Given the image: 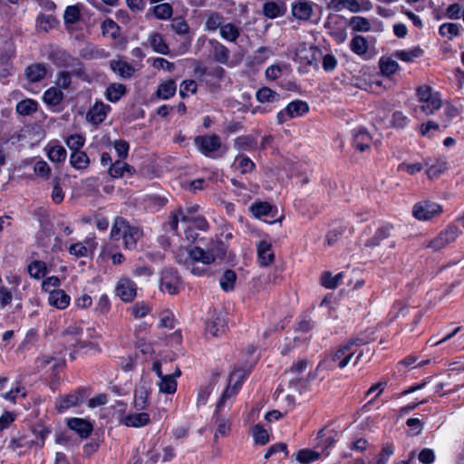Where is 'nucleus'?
<instances>
[{"label":"nucleus","mask_w":464,"mask_h":464,"mask_svg":"<svg viewBox=\"0 0 464 464\" xmlns=\"http://www.w3.org/2000/svg\"><path fill=\"white\" fill-rule=\"evenodd\" d=\"M233 146L238 151L254 150L256 147V140L250 135L239 136L234 140Z\"/></svg>","instance_id":"obj_35"},{"label":"nucleus","mask_w":464,"mask_h":464,"mask_svg":"<svg viewBox=\"0 0 464 464\" xmlns=\"http://www.w3.org/2000/svg\"><path fill=\"white\" fill-rule=\"evenodd\" d=\"M160 392L163 393L172 394L177 390V382L175 380V375L166 374L160 378V382L159 383Z\"/></svg>","instance_id":"obj_50"},{"label":"nucleus","mask_w":464,"mask_h":464,"mask_svg":"<svg viewBox=\"0 0 464 464\" xmlns=\"http://www.w3.org/2000/svg\"><path fill=\"white\" fill-rule=\"evenodd\" d=\"M198 84L194 80H185L180 83L179 95L181 98H186L189 94L196 93Z\"/></svg>","instance_id":"obj_63"},{"label":"nucleus","mask_w":464,"mask_h":464,"mask_svg":"<svg viewBox=\"0 0 464 464\" xmlns=\"http://www.w3.org/2000/svg\"><path fill=\"white\" fill-rule=\"evenodd\" d=\"M461 29L463 28L459 24L444 23L439 28V34L442 37L452 40L460 34Z\"/></svg>","instance_id":"obj_39"},{"label":"nucleus","mask_w":464,"mask_h":464,"mask_svg":"<svg viewBox=\"0 0 464 464\" xmlns=\"http://www.w3.org/2000/svg\"><path fill=\"white\" fill-rule=\"evenodd\" d=\"M246 377V373L240 369L234 370L230 373L228 379V386L223 392L222 396L217 404V411H221V409L225 406L227 399H230L237 393Z\"/></svg>","instance_id":"obj_5"},{"label":"nucleus","mask_w":464,"mask_h":464,"mask_svg":"<svg viewBox=\"0 0 464 464\" xmlns=\"http://www.w3.org/2000/svg\"><path fill=\"white\" fill-rule=\"evenodd\" d=\"M206 331L208 334L219 336L225 332L224 320L219 316L214 317L207 323Z\"/></svg>","instance_id":"obj_47"},{"label":"nucleus","mask_w":464,"mask_h":464,"mask_svg":"<svg viewBox=\"0 0 464 464\" xmlns=\"http://www.w3.org/2000/svg\"><path fill=\"white\" fill-rule=\"evenodd\" d=\"M319 457H320L319 453H317L314 450H308V449H304V450H300L297 452L296 460L300 463H311V462H314L316 459H318Z\"/></svg>","instance_id":"obj_59"},{"label":"nucleus","mask_w":464,"mask_h":464,"mask_svg":"<svg viewBox=\"0 0 464 464\" xmlns=\"http://www.w3.org/2000/svg\"><path fill=\"white\" fill-rule=\"evenodd\" d=\"M38 106L35 100L26 98L17 102L15 111L21 116H29L37 111Z\"/></svg>","instance_id":"obj_31"},{"label":"nucleus","mask_w":464,"mask_h":464,"mask_svg":"<svg viewBox=\"0 0 464 464\" xmlns=\"http://www.w3.org/2000/svg\"><path fill=\"white\" fill-rule=\"evenodd\" d=\"M234 165L242 174L250 173L255 169V163L245 154H238L235 158Z\"/></svg>","instance_id":"obj_42"},{"label":"nucleus","mask_w":464,"mask_h":464,"mask_svg":"<svg viewBox=\"0 0 464 464\" xmlns=\"http://www.w3.org/2000/svg\"><path fill=\"white\" fill-rule=\"evenodd\" d=\"M420 110L422 112H424L426 115H430L434 113L437 110H439L441 107V99L440 97V94L428 99L427 101H423L420 102Z\"/></svg>","instance_id":"obj_49"},{"label":"nucleus","mask_w":464,"mask_h":464,"mask_svg":"<svg viewBox=\"0 0 464 464\" xmlns=\"http://www.w3.org/2000/svg\"><path fill=\"white\" fill-rule=\"evenodd\" d=\"M210 58L221 64H227L229 61V49L216 39L208 40Z\"/></svg>","instance_id":"obj_13"},{"label":"nucleus","mask_w":464,"mask_h":464,"mask_svg":"<svg viewBox=\"0 0 464 464\" xmlns=\"http://www.w3.org/2000/svg\"><path fill=\"white\" fill-rule=\"evenodd\" d=\"M220 411H218L217 410L215 411L214 412V415H213V420H215V422L217 424V430H216V433H215V437L217 438L218 436H222V437H225L227 436L229 431H230V424H229V421L225 419V418H220L218 416V412Z\"/></svg>","instance_id":"obj_52"},{"label":"nucleus","mask_w":464,"mask_h":464,"mask_svg":"<svg viewBox=\"0 0 464 464\" xmlns=\"http://www.w3.org/2000/svg\"><path fill=\"white\" fill-rule=\"evenodd\" d=\"M142 230L136 226H131L125 218L118 217L111 229V238L119 241L122 239L123 247L126 250L137 248L138 241L142 237Z\"/></svg>","instance_id":"obj_2"},{"label":"nucleus","mask_w":464,"mask_h":464,"mask_svg":"<svg viewBox=\"0 0 464 464\" xmlns=\"http://www.w3.org/2000/svg\"><path fill=\"white\" fill-rule=\"evenodd\" d=\"M149 393L145 389H139L134 393V406L136 410L142 411L147 408Z\"/></svg>","instance_id":"obj_60"},{"label":"nucleus","mask_w":464,"mask_h":464,"mask_svg":"<svg viewBox=\"0 0 464 464\" xmlns=\"http://www.w3.org/2000/svg\"><path fill=\"white\" fill-rule=\"evenodd\" d=\"M219 34L224 40L235 43L239 37L240 31L236 24L227 23L220 27Z\"/></svg>","instance_id":"obj_37"},{"label":"nucleus","mask_w":464,"mask_h":464,"mask_svg":"<svg viewBox=\"0 0 464 464\" xmlns=\"http://www.w3.org/2000/svg\"><path fill=\"white\" fill-rule=\"evenodd\" d=\"M126 92L127 89L124 84L113 82L107 87L105 97L111 102H117Z\"/></svg>","instance_id":"obj_32"},{"label":"nucleus","mask_w":464,"mask_h":464,"mask_svg":"<svg viewBox=\"0 0 464 464\" xmlns=\"http://www.w3.org/2000/svg\"><path fill=\"white\" fill-rule=\"evenodd\" d=\"M111 111V106L102 102H96L88 111L86 119L92 125L101 124L107 117Z\"/></svg>","instance_id":"obj_15"},{"label":"nucleus","mask_w":464,"mask_h":464,"mask_svg":"<svg viewBox=\"0 0 464 464\" xmlns=\"http://www.w3.org/2000/svg\"><path fill=\"white\" fill-rule=\"evenodd\" d=\"M394 453L392 443H386L382 446L381 452L376 457L375 464H387L390 457Z\"/></svg>","instance_id":"obj_62"},{"label":"nucleus","mask_w":464,"mask_h":464,"mask_svg":"<svg viewBox=\"0 0 464 464\" xmlns=\"http://www.w3.org/2000/svg\"><path fill=\"white\" fill-rule=\"evenodd\" d=\"M286 7L283 3L280 4L274 1H269L266 2L263 5L264 15L270 19H275L284 15Z\"/></svg>","instance_id":"obj_29"},{"label":"nucleus","mask_w":464,"mask_h":464,"mask_svg":"<svg viewBox=\"0 0 464 464\" xmlns=\"http://www.w3.org/2000/svg\"><path fill=\"white\" fill-rule=\"evenodd\" d=\"M70 301L71 297L62 289L53 290L48 297L49 304L61 310L66 308Z\"/></svg>","instance_id":"obj_26"},{"label":"nucleus","mask_w":464,"mask_h":464,"mask_svg":"<svg viewBox=\"0 0 464 464\" xmlns=\"http://www.w3.org/2000/svg\"><path fill=\"white\" fill-rule=\"evenodd\" d=\"M256 100L261 102H279L280 95L269 87H262L256 92Z\"/></svg>","instance_id":"obj_44"},{"label":"nucleus","mask_w":464,"mask_h":464,"mask_svg":"<svg viewBox=\"0 0 464 464\" xmlns=\"http://www.w3.org/2000/svg\"><path fill=\"white\" fill-rule=\"evenodd\" d=\"M150 422V415L146 412L133 413L126 415L122 423L127 427L140 428Z\"/></svg>","instance_id":"obj_27"},{"label":"nucleus","mask_w":464,"mask_h":464,"mask_svg":"<svg viewBox=\"0 0 464 464\" xmlns=\"http://www.w3.org/2000/svg\"><path fill=\"white\" fill-rule=\"evenodd\" d=\"M349 46L353 53L360 56L366 54L369 49L368 42L362 35H355L351 40Z\"/></svg>","instance_id":"obj_38"},{"label":"nucleus","mask_w":464,"mask_h":464,"mask_svg":"<svg viewBox=\"0 0 464 464\" xmlns=\"http://www.w3.org/2000/svg\"><path fill=\"white\" fill-rule=\"evenodd\" d=\"M343 278V273L333 276L330 272H324L321 276V284L327 289H335Z\"/></svg>","instance_id":"obj_53"},{"label":"nucleus","mask_w":464,"mask_h":464,"mask_svg":"<svg viewBox=\"0 0 464 464\" xmlns=\"http://www.w3.org/2000/svg\"><path fill=\"white\" fill-rule=\"evenodd\" d=\"M175 259L179 264L185 266L191 274L201 276H205L207 269L199 266H193L191 258V247L179 248L175 252Z\"/></svg>","instance_id":"obj_11"},{"label":"nucleus","mask_w":464,"mask_h":464,"mask_svg":"<svg viewBox=\"0 0 464 464\" xmlns=\"http://www.w3.org/2000/svg\"><path fill=\"white\" fill-rule=\"evenodd\" d=\"M188 222L190 221V218L188 214L183 210L182 208H179L178 210L171 213L170 220L168 223L169 229L170 231L176 232L178 229L179 222Z\"/></svg>","instance_id":"obj_46"},{"label":"nucleus","mask_w":464,"mask_h":464,"mask_svg":"<svg viewBox=\"0 0 464 464\" xmlns=\"http://www.w3.org/2000/svg\"><path fill=\"white\" fill-rule=\"evenodd\" d=\"M423 50L420 46H415L409 50H397L393 55L395 58L405 62L411 63L416 58L421 57L423 54Z\"/></svg>","instance_id":"obj_34"},{"label":"nucleus","mask_w":464,"mask_h":464,"mask_svg":"<svg viewBox=\"0 0 464 464\" xmlns=\"http://www.w3.org/2000/svg\"><path fill=\"white\" fill-rule=\"evenodd\" d=\"M108 172L112 179H121L123 178L125 174L133 176L136 170L134 167L123 161V160H118L111 164Z\"/></svg>","instance_id":"obj_19"},{"label":"nucleus","mask_w":464,"mask_h":464,"mask_svg":"<svg viewBox=\"0 0 464 464\" xmlns=\"http://www.w3.org/2000/svg\"><path fill=\"white\" fill-rule=\"evenodd\" d=\"M287 111H289L291 117L297 118L304 115L309 111V106L306 102L301 100H295L289 102L287 105Z\"/></svg>","instance_id":"obj_43"},{"label":"nucleus","mask_w":464,"mask_h":464,"mask_svg":"<svg viewBox=\"0 0 464 464\" xmlns=\"http://www.w3.org/2000/svg\"><path fill=\"white\" fill-rule=\"evenodd\" d=\"M70 164L75 169H85L90 164V159L82 150L72 151L70 156Z\"/></svg>","instance_id":"obj_36"},{"label":"nucleus","mask_w":464,"mask_h":464,"mask_svg":"<svg viewBox=\"0 0 464 464\" xmlns=\"http://www.w3.org/2000/svg\"><path fill=\"white\" fill-rule=\"evenodd\" d=\"M181 280L176 269L165 267L160 272V288L163 293L176 295L179 291Z\"/></svg>","instance_id":"obj_6"},{"label":"nucleus","mask_w":464,"mask_h":464,"mask_svg":"<svg viewBox=\"0 0 464 464\" xmlns=\"http://www.w3.org/2000/svg\"><path fill=\"white\" fill-rule=\"evenodd\" d=\"M47 73L44 63H33L24 70V77L29 82H39L44 79Z\"/></svg>","instance_id":"obj_21"},{"label":"nucleus","mask_w":464,"mask_h":464,"mask_svg":"<svg viewBox=\"0 0 464 464\" xmlns=\"http://www.w3.org/2000/svg\"><path fill=\"white\" fill-rule=\"evenodd\" d=\"M257 259L258 263L261 266H267L275 259L274 251L272 249V245L266 241L262 240L258 242L257 246Z\"/></svg>","instance_id":"obj_18"},{"label":"nucleus","mask_w":464,"mask_h":464,"mask_svg":"<svg viewBox=\"0 0 464 464\" xmlns=\"http://www.w3.org/2000/svg\"><path fill=\"white\" fill-rule=\"evenodd\" d=\"M48 159L53 162H63L65 160L66 150L57 143L49 142L45 147Z\"/></svg>","instance_id":"obj_28"},{"label":"nucleus","mask_w":464,"mask_h":464,"mask_svg":"<svg viewBox=\"0 0 464 464\" xmlns=\"http://www.w3.org/2000/svg\"><path fill=\"white\" fill-rule=\"evenodd\" d=\"M65 67L70 69V74L72 73L78 77H82L85 74L84 65L78 58L71 56L70 61L65 63Z\"/></svg>","instance_id":"obj_57"},{"label":"nucleus","mask_w":464,"mask_h":464,"mask_svg":"<svg viewBox=\"0 0 464 464\" xmlns=\"http://www.w3.org/2000/svg\"><path fill=\"white\" fill-rule=\"evenodd\" d=\"M110 68L122 79H130L135 72L134 67L122 60H111L110 62Z\"/></svg>","instance_id":"obj_22"},{"label":"nucleus","mask_w":464,"mask_h":464,"mask_svg":"<svg viewBox=\"0 0 464 464\" xmlns=\"http://www.w3.org/2000/svg\"><path fill=\"white\" fill-rule=\"evenodd\" d=\"M36 31L38 33H48L50 30L55 28L59 24L58 19L50 14H40L37 15Z\"/></svg>","instance_id":"obj_23"},{"label":"nucleus","mask_w":464,"mask_h":464,"mask_svg":"<svg viewBox=\"0 0 464 464\" xmlns=\"http://www.w3.org/2000/svg\"><path fill=\"white\" fill-rule=\"evenodd\" d=\"M152 13L160 20H169L173 14L172 5L169 3H162L152 8Z\"/></svg>","instance_id":"obj_51"},{"label":"nucleus","mask_w":464,"mask_h":464,"mask_svg":"<svg viewBox=\"0 0 464 464\" xmlns=\"http://www.w3.org/2000/svg\"><path fill=\"white\" fill-rule=\"evenodd\" d=\"M372 140L370 132L364 127L355 128L352 130V145L361 152L370 149Z\"/></svg>","instance_id":"obj_12"},{"label":"nucleus","mask_w":464,"mask_h":464,"mask_svg":"<svg viewBox=\"0 0 464 464\" xmlns=\"http://www.w3.org/2000/svg\"><path fill=\"white\" fill-rule=\"evenodd\" d=\"M460 234L461 231L459 229L458 226L456 224H450L435 238L430 240L427 246L435 251H439L449 244L454 242Z\"/></svg>","instance_id":"obj_8"},{"label":"nucleus","mask_w":464,"mask_h":464,"mask_svg":"<svg viewBox=\"0 0 464 464\" xmlns=\"http://www.w3.org/2000/svg\"><path fill=\"white\" fill-rule=\"evenodd\" d=\"M148 42L155 53L164 55L169 53V45L160 34L156 32L151 33L148 37Z\"/></svg>","instance_id":"obj_25"},{"label":"nucleus","mask_w":464,"mask_h":464,"mask_svg":"<svg viewBox=\"0 0 464 464\" xmlns=\"http://www.w3.org/2000/svg\"><path fill=\"white\" fill-rule=\"evenodd\" d=\"M227 253L226 244L218 238L210 239L206 243L205 246H191V258L193 266H199L207 269L205 275H208L209 265L218 261H222Z\"/></svg>","instance_id":"obj_1"},{"label":"nucleus","mask_w":464,"mask_h":464,"mask_svg":"<svg viewBox=\"0 0 464 464\" xmlns=\"http://www.w3.org/2000/svg\"><path fill=\"white\" fill-rule=\"evenodd\" d=\"M315 4L310 0H295L291 4L292 15L300 22H308L314 14Z\"/></svg>","instance_id":"obj_9"},{"label":"nucleus","mask_w":464,"mask_h":464,"mask_svg":"<svg viewBox=\"0 0 464 464\" xmlns=\"http://www.w3.org/2000/svg\"><path fill=\"white\" fill-rule=\"evenodd\" d=\"M392 230L393 226L392 224L385 223L376 229L374 235L366 240L364 244L365 247L374 248L379 246L384 239H387L392 236Z\"/></svg>","instance_id":"obj_17"},{"label":"nucleus","mask_w":464,"mask_h":464,"mask_svg":"<svg viewBox=\"0 0 464 464\" xmlns=\"http://www.w3.org/2000/svg\"><path fill=\"white\" fill-rule=\"evenodd\" d=\"M94 245V241L87 239L84 242L72 244L68 251L72 256L76 257H87L89 253L92 251Z\"/></svg>","instance_id":"obj_24"},{"label":"nucleus","mask_w":464,"mask_h":464,"mask_svg":"<svg viewBox=\"0 0 464 464\" xmlns=\"http://www.w3.org/2000/svg\"><path fill=\"white\" fill-rule=\"evenodd\" d=\"M81 18L80 9L76 5H69L63 14L64 24H73Z\"/></svg>","instance_id":"obj_58"},{"label":"nucleus","mask_w":464,"mask_h":464,"mask_svg":"<svg viewBox=\"0 0 464 464\" xmlns=\"http://www.w3.org/2000/svg\"><path fill=\"white\" fill-rule=\"evenodd\" d=\"M27 271L31 277L41 279L47 274V266L44 261L34 260L27 266Z\"/></svg>","instance_id":"obj_40"},{"label":"nucleus","mask_w":464,"mask_h":464,"mask_svg":"<svg viewBox=\"0 0 464 464\" xmlns=\"http://www.w3.org/2000/svg\"><path fill=\"white\" fill-rule=\"evenodd\" d=\"M442 212V207L430 200L417 202L412 208L413 217L421 221H428L439 216Z\"/></svg>","instance_id":"obj_7"},{"label":"nucleus","mask_w":464,"mask_h":464,"mask_svg":"<svg viewBox=\"0 0 464 464\" xmlns=\"http://www.w3.org/2000/svg\"><path fill=\"white\" fill-rule=\"evenodd\" d=\"M115 293L121 301L131 302L137 295V285L128 277H121L116 284Z\"/></svg>","instance_id":"obj_10"},{"label":"nucleus","mask_w":464,"mask_h":464,"mask_svg":"<svg viewBox=\"0 0 464 464\" xmlns=\"http://www.w3.org/2000/svg\"><path fill=\"white\" fill-rule=\"evenodd\" d=\"M63 98V92L56 88V87H51L47 89L43 96L44 102L51 106H57L61 103Z\"/></svg>","instance_id":"obj_41"},{"label":"nucleus","mask_w":464,"mask_h":464,"mask_svg":"<svg viewBox=\"0 0 464 464\" xmlns=\"http://www.w3.org/2000/svg\"><path fill=\"white\" fill-rule=\"evenodd\" d=\"M379 67L383 76L391 77L400 69L399 63L391 57L382 56L379 60Z\"/></svg>","instance_id":"obj_33"},{"label":"nucleus","mask_w":464,"mask_h":464,"mask_svg":"<svg viewBox=\"0 0 464 464\" xmlns=\"http://www.w3.org/2000/svg\"><path fill=\"white\" fill-rule=\"evenodd\" d=\"M89 396L87 389L79 387L64 396H59L55 401V409L59 413H63L72 407L82 404Z\"/></svg>","instance_id":"obj_4"},{"label":"nucleus","mask_w":464,"mask_h":464,"mask_svg":"<svg viewBox=\"0 0 464 464\" xmlns=\"http://www.w3.org/2000/svg\"><path fill=\"white\" fill-rule=\"evenodd\" d=\"M84 137L80 134L70 135L66 140V145L72 151H80V149L84 145Z\"/></svg>","instance_id":"obj_64"},{"label":"nucleus","mask_w":464,"mask_h":464,"mask_svg":"<svg viewBox=\"0 0 464 464\" xmlns=\"http://www.w3.org/2000/svg\"><path fill=\"white\" fill-rule=\"evenodd\" d=\"M223 25V16L218 13L210 14L205 23V29L208 31L220 30Z\"/></svg>","instance_id":"obj_56"},{"label":"nucleus","mask_w":464,"mask_h":464,"mask_svg":"<svg viewBox=\"0 0 464 464\" xmlns=\"http://www.w3.org/2000/svg\"><path fill=\"white\" fill-rule=\"evenodd\" d=\"M68 427L75 431L81 438H87L92 433L93 427L86 420L81 418H72L68 420Z\"/></svg>","instance_id":"obj_20"},{"label":"nucleus","mask_w":464,"mask_h":464,"mask_svg":"<svg viewBox=\"0 0 464 464\" xmlns=\"http://www.w3.org/2000/svg\"><path fill=\"white\" fill-rule=\"evenodd\" d=\"M176 91V82L173 79H169L158 86L156 96L161 100H169L175 95Z\"/></svg>","instance_id":"obj_30"},{"label":"nucleus","mask_w":464,"mask_h":464,"mask_svg":"<svg viewBox=\"0 0 464 464\" xmlns=\"http://www.w3.org/2000/svg\"><path fill=\"white\" fill-rule=\"evenodd\" d=\"M34 174L44 179H48L51 175V169L44 160H37L34 165Z\"/></svg>","instance_id":"obj_61"},{"label":"nucleus","mask_w":464,"mask_h":464,"mask_svg":"<svg viewBox=\"0 0 464 464\" xmlns=\"http://www.w3.org/2000/svg\"><path fill=\"white\" fill-rule=\"evenodd\" d=\"M101 28L104 36H110L113 40L120 36V26L111 18L105 19Z\"/></svg>","instance_id":"obj_45"},{"label":"nucleus","mask_w":464,"mask_h":464,"mask_svg":"<svg viewBox=\"0 0 464 464\" xmlns=\"http://www.w3.org/2000/svg\"><path fill=\"white\" fill-rule=\"evenodd\" d=\"M354 353L355 352L345 343L330 354V361L335 362L338 368L343 369L350 362Z\"/></svg>","instance_id":"obj_14"},{"label":"nucleus","mask_w":464,"mask_h":464,"mask_svg":"<svg viewBox=\"0 0 464 464\" xmlns=\"http://www.w3.org/2000/svg\"><path fill=\"white\" fill-rule=\"evenodd\" d=\"M349 24L355 32H369L371 30L370 21L362 16L351 17Z\"/></svg>","instance_id":"obj_55"},{"label":"nucleus","mask_w":464,"mask_h":464,"mask_svg":"<svg viewBox=\"0 0 464 464\" xmlns=\"http://www.w3.org/2000/svg\"><path fill=\"white\" fill-rule=\"evenodd\" d=\"M236 279L237 275L233 270H226L219 279L220 287L226 292L234 289Z\"/></svg>","instance_id":"obj_54"},{"label":"nucleus","mask_w":464,"mask_h":464,"mask_svg":"<svg viewBox=\"0 0 464 464\" xmlns=\"http://www.w3.org/2000/svg\"><path fill=\"white\" fill-rule=\"evenodd\" d=\"M252 215L256 218H275L277 208L266 201H256L249 207Z\"/></svg>","instance_id":"obj_16"},{"label":"nucleus","mask_w":464,"mask_h":464,"mask_svg":"<svg viewBox=\"0 0 464 464\" xmlns=\"http://www.w3.org/2000/svg\"><path fill=\"white\" fill-rule=\"evenodd\" d=\"M194 144L202 155L213 160L222 158L227 151V145L217 134L196 136Z\"/></svg>","instance_id":"obj_3"},{"label":"nucleus","mask_w":464,"mask_h":464,"mask_svg":"<svg viewBox=\"0 0 464 464\" xmlns=\"http://www.w3.org/2000/svg\"><path fill=\"white\" fill-rule=\"evenodd\" d=\"M374 340L373 337V332L372 331H365L363 333L359 334L355 337L350 338L346 343L349 344L351 349L353 346L360 347L362 345H365L367 343H370Z\"/></svg>","instance_id":"obj_48"}]
</instances>
